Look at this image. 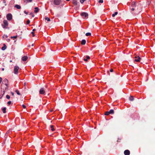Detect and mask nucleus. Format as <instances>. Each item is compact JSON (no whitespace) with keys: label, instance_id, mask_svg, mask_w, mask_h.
Wrapping results in <instances>:
<instances>
[{"label":"nucleus","instance_id":"1","mask_svg":"<svg viewBox=\"0 0 155 155\" xmlns=\"http://www.w3.org/2000/svg\"><path fill=\"white\" fill-rule=\"evenodd\" d=\"M51 2L52 5H58L61 3V1H51Z\"/></svg>","mask_w":155,"mask_h":155},{"label":"nucleus","instance_id":"2","mask_svg":"<svg viewBox=\"0 0 155 155\" xmlns=\"http://www.w3.org/2000/svg\"><path fill=\"white\" fill-rule=\"evenodd\" d=\"M19 69V67L18 66H15L14 67V73L15 74H17L18 73V71Z\"/></svg>","mask_w":155,"mask_h":155},{"label":"nucleus","instance_id":"3","mask_svg":"<svg viewBox=\"0 0 155 155\" xmlns=\"http://www.w3.org/2000/svg\"><path fill=\"white\" fill-rule=\"evenodd\" d=\"M81 15L84 18H87L88 17V14L86 12H83L81 14Z\"/></svg>","mask_w":155,"mask_h":155},{"label":"nucleus","instance_id":"4","mask_svg":"<svg viewBox=\"0 0 155 155\" xmlns=\"http://www.w3.org/2000/svg\"><path fill=\"white\" fill-rule=\"evenodd\" d=\"M6 18L8 20L10 21L12 19V15L10 13L8 14L7 15Z\"/></svg>","mask_w":155,"mask_h":155},{"label":"nucleus","instance_id":"5","mask_svg":"<svg viewBox=\"0 0 155 155\" xmlns=\"http://www.w3.org/2000/svg\"><path fill=\"white\" fill-rule=\"evenodd\" d=\"M8 80H7L6 79H5L3 81V84H4L6 86V87H5V89L8 88Z\"/></svg>","mask_w":155,"mask_h":155},{"label":"nucleus","instance_id":"6","mask_svg":"<svg viewBox=\"0 0 155 155\" xmlns=\"http://www.w3.org/2000/svg\"><path fill=\"white\" fill-rule=\"evenodd\" d=\"M39 93L41 94L45 95V91L44 88H41L39 91Z\"/></svg>","mask_w":155,"mask_h":155},{"label":"nucleus","instance_id":"7","mask_svg":"<svg viewBox=\"0 0 155 155\" xmlns=\"http://www.w3.org/2000/svg\"><path fill=\"white\" fill-rule=\"evenodd\" d=\"M72 3L75 6L78 7L79 6V3L77 2V1H72Z\"/></svg>","mask_w":155,"mask_h":155},{"label":"nucleus","instance_id":"8","mask_svg":"<svg viewBox=\"0 0 155 155\" xmlns=\"http://www.w3.org/2000/svg\"><path fill=\"white\" fill-rule=\"evenodd\" d=\"M138 4L137 2L134 1L131 3V6L133 7H136V6Z\"/></svg>","mask_w":155,"mask_h":155},{"label":"nucleus","instance_id":"9","mask_svg":"<svg viewBox=\"0 0 155 155\" xmlns=\"http://www.w3.org/2000/svg\"><path fill=\"white\" fill-rule=\"evenodd\" d=\"M135 61L136 62H139L141 59V58L139 56H136L135 57Z\"/></svg>","mask_w":155,"mask_h":155},{"label":"nucleus","instance_id":"10","mask_svg":"<svg viewBox=\"0 0 155 155\" xmlns=\"http://www.w3.org/2000/svg\"><path fill=\"white\" fill-rule=\"evenodd\" d=\"M124 153L125 155H129L130 154V151L129 150H127L124 151Z\"/></svg>","mask_w":155,"mask_h":155},{"label":"nucleus","instance_id":"11","mask_svg":"<svg viewBox=\"0 0 155 155\" xmlns=\"http://www.w3.org/2000/svg\"><path fill=\"white\" fill-rule=\"evenodd\" d=\"M3 23L4 24V25L3 26V28H5L6 27V26H7L8 25V21L6 20H4L3 21Z\"/></svg>","mask_w":155,"mask_h":155},{"label":"nucleus","instance_id":"12","mask_svg":"<svg viewBox=\"0 0 155 155\" xmlns=\"http://www.w3.org/2000/svg\"><path fill=\"white\" fill-rule=\"evenodd\" d=\"M28 57L26 56H24L22 58V60L23 61H25L27 60Z\"/></svg>","mask_w":155,"mask_h":155},{"label":"nucleus","instance_id":"13","mask_svg":"<svg viewBox=\"0 0 155 155\" xmlns=\"http://www.w3.org/2000/svg\"><path fill=\"white\" fill-rule=\"evenodd\" d=\"M131 13L133 14L134 13L133 12L134 10L135 11L137 10V9L136 8L132 7V8H131Z\"/></svg>","mask_w":155,"mask_h":155},{"label":"nucleus","instance_id":"14","mask_svg":"<svg viewBox=\"0 0 155 155\" xmlns=\"http://www.w3.org/2000/svg\"><path fill=\"white\" fill-rule=\"evenodd\" d=\"M35 10L34 12L35 13H37L39 11V9L38 7H35Z\"/></svg>","mask_w":155,"mask_h":155},{"label":"nucleus","instance_id":"15","mask_svg":"<svg viewBox=\"0 0 155 155\" xmlns=\"http://www.w3.org/2000/svg\"><path fill=\"white\" fill-rule=\"evenodd\" d=\"M15 7L16 8L18 9H20L21 8V7L20 6L18 5H16L15 6Z\"/></svg>","mask_w":155,"mask_h":155},{"label":"nucleus","instance_id":"16","mask_svg":"<svg viewBox=\"0 0 155 155\" xmlns=\"http://www.w3.org/2000/svg\"><path fill=\"white\" fill-rule=\"evenodd\" d=\"M86 43V41L85 40L83 39V40L81 42V44L82 45H84Z\"/></svg>","mask_w":155,"mask_h":155},{"label":"nucleus","instance_id":"17","mask_svg":"<svg viewBox=\"0 0 155 155\" xmlns=\"http://www.w3.org/2000/svg\"><path fill=\"white\" fill-rule=\"evenodd\" d=\"M6 46L4 44V46L2 47V50H4L6 49Z\"/></svg>","mask_w":155,"mask_h":155},{"label":"nucleus","instance_id":"18","mask_svg":"<svg viewBox=\"0 0 155 155\" xmlns=\"http://www.w3.org/2000/svg\"><path fill=\"white\" fill-rule=\"evenodd\" d=\"M109 112L110 114H113L114 113V111L113 110L111 109L109 110Z\"/></svg>","mask_w":155,"mask_h":155},{"label":"nucleus","instance_id":"19","mask_svg":"<svg viewBox=\"0 0 155 155\" xmlns=\"http://www.w3.org/2000/svg\"><path fill=\"white\" fill-rule=\"evenodd\" d=\"M6 108L5 107H4L2 109V110L3 111V112L4 113H6Z\"/></svg>","mask_w":155,"mask_h":155},{"label":"nucleus","instance_id":"20","mask_svg":"<svg viewBox=\"0 0 155 155\" xmlns=\"http://www.w3.org/2000/svg\"><path fill=\"white\" fill-rule=\"evenodd\" d=\"M134 99L133 97L132 96H130L129 97V100L130 101H133L134 100Z\"/></svg>","mask_w":155,"mask_h":155},{"label":"nucleus","instance_id":"21","mask_svg":"<svg viewBox=\"0 0 155 155\" xmlns=\"http://www.w3.org/2000/svg\"><path fill=\"white\" fill-rule=\"evenodd\" d=\"M50 127L51 128V130L52 131H54V126L52 125H51L50 126Z\"/></svg>","mask_w":155,"mask_h":155},{"label":"nucleus","instance_id":"22","mask_svg":"<svg viewBox=\"0 0 155 155\" xmlns=\"http://www.w3.org/2000/svg\"><path fill=\"white\" fill-rule=\"evenodd\" d=\"M45 19L46 20H47L48 21H51V20L50 19V18H48V17H45Z\"/></svg>","mask_w":155,"mask_h":155},{"label":"nucleus","instance_id":"23","mask_svg":"<svg viewBox=\"0 0 155 155\" xmlns=\"http://www.w3.org/2000/svg\"><path fill=\"white\" fill-rule=\"evenodd\" d=\"M15 92L18 95H21V94L19 92L18 90H16Z\"/></svg>","mask_w":155,"mask_h":155},{"label":"nucleus","instance_id":"24","mask_svg":"<svg viewBox=\"0 0 155 155\" xmlns=\"http://www.w3.org/2000/svg\"><path fill=\"white\" fill-rule=\"evenodd\" d=\"M118 14V12H115L114 14H113L112 15V16L113 17H114L116 15H117Z\"/></svg>","mask_w":155,"mask_h":155},{"label":"nucleus","instance_id":"25","mask_svg":"<svg viewBox=\"0 0 155 155\" xmlns=\"http://www.w3.org/2000/svg\"><path fill=\"white\" fill-rule=\"evenodd\" d=\"M91 35V33H89V32H88V33H87L85 35L86 36H90V35Z\"/></svg>","mask_w":155,"mask_h":155},{"label":"nucleus","instance_id":"26","mask_svg":"<svg viewBox=\"0 0 155 155\" xmlns=\"http://www.w3.org/2000/svg\"><path fill=\"white\" fill-rule=\"evenodd\" d=\"M110 114V113H109V111H107L106 112H105V115H109Z\"/></svg>","mask_w":155,"mask_h":155},{"label":"nucleus","instance_id":"27","mask_svg":"<svg viewBox=\"0 0 155 155\" xmlns=\"http://www.w3.org/2000/svg\"><path fill=\"white\" fill-rule=\"evenodd\" d=\"M17 37V36L16 35V36H11V38H16Z\"/></svg>","mask_w":155,"mask_h":155},{"label":"nucleus","instance_id":"28","mask_svg":"<svg viewBox=\"0 0 155 155\" xmlns=\"http://www.w3.org/2000/svg\"><path fill=\"white\" fill-rule=\"evenodd\" d=\"M103 2V1H98V3L99 4L102 3Z\"/></svg>","mask_w":155,"mask_h":155},{"label":"nucleus","instance_id":"29","mask_svg":"<svg viewBox=\"0 0 155 155\" xmlns=\"http://www.w3.org/2000/svg\"><path fill=\"white\" fill-rule=\"evenodd\" d=\"M6 97L7 99H9L10 98V96L9 95H7L6 96Z\"/></svg>","mask_w":155,"mask_h":155},{"label":"nucleus","instance_id":"30","mask_svg":"<svg viewBox=\"0 0 155 155\" xmlns=\"http://www.w3.org/2000/svg\"><path fill=\"white\" fill-rule=\"evenodd\" d=\"M5 92V91H3V95L2 96H1V95L0 96V99L2 98V97H3V95L4 94Z\"/></svg>","mask_w":155,"mask_h":155},{"label":"nucleus","instance_id":"31","mask_svg":"<svg viewBox=\"0 0 155 155\" xmlns=\"http://www.w3.org/2000/svg\"><path fill=\"white\" fill-rule=\"evenodd\" d=\"M30 15H32V17H34L35 16V15H34V14L33 13H31L30 14Z\"/></svg>","mask_w":155,"mask_h":155},{"label":"nucleus","instance_id":"32","mask_svg":"<svg viewBox=\"0 0 155 155\" xmlns=\"http://www.w3.org/2000/svg\"><path fill=\"white\" fill-rule=\"evenodd\" d=\"M31 33L32 34L33 37H34L35 36V33L34 32H32Z\"/></svg>","mask_w":155,"mask_h":155},{"label":"nucleus","instance_id":"33","mask_svg":"<svg viewBox=\"0 0 155 155\" xmlns=\"http://www.w3.org/2000/svg\"><path fill=\"white\" fill-rule=\"evenodd\" d=\"M30 23V21H29V20H28L27 21V24H29V23Z\"/></svg>","mask_w":155,"mask_h":155},{"label":"nucleus","instance_id":"34","mask_svg":"<svg viewBox=\"0 0 155 155\" xmlns=\"http://www.w3.org/2000/svg\"><path fill=\"white\" fill-rule=\"evenodd\" d=\"M22 106L24 108H26V106L24 104H23L22 105Z\"/></svg>","mask_w":155,"mask_h":155},{"label":"nucleus","instance_id":"35","mask_svg":"<svg viewBox=\"0 0 155 155\" xmlns=\"http://www.w3.org/2000/svg\"><path fill=\"white\" fill-rule=\"evenodd\" d=\"M2 80V78L1 77H0V84H1Z\"/></svg>","mask_w":155,"mask_h":155},{"label":"nucleus","instance_id":"36","mask_svg":"<svg viewBox=\"0 0 155 155\" xmlns=\"http://www.w3.org/2000/svg\"><path fill=\"white\" fill-rule=\"evenodd\" d=\"M11 103V101H9L7 103V104L9 105Z\"/></svg>","mask_w":155,"mask_h":155},{"label":"nucleus","instance_id":"37","mask_svg":"<svg viewBox=\"0 0 155 155\" xmlns=\"http://www.w3.org/2000/svg\"><path fill=\"white\" fill-rule=\"evenodd\" d=\"M10 130H8L6 132V134H9L10 133Z\"/></svg>","mask_w":155,"mask_h":155},{"label":"nucleus","instance_id":"38","mask_svg":"<svg viewBox=\"0 0 155 155\" xmlns=\"http://www.w3.org/2000/svg\"><path fill=\"white\" fill-rule=\"evenodd\" d=\"M80 1V2L82 4L84 2V1Z\"/></svg>","mask_w":155,"mask_h":155},{"label":"nucleus","instance_id":"39","mask_svg":"<svg viewBox=\"0 0 155 155\" xmlns=\"http://www.w3.org/2000/svg\"><path fill=\"white\" fill-rule=\"evenodd\" d=\"M6 40H7V42H9L10 41V39H7Z\"/></svg>","mask_w":155,"mask_h":155},{"label":"nucleus","instance_id":"40","mask_svg":"<svg viewBox=\"0 0 155 155\" xmlns=\"http://www.w3.org/2000/svg\"><path fill=\"white\" fill-rule=\"evenodd\" d=\"M5 3H6V2H5V1H3V3L5 4V5H6V4H5Z\"/></svg>","mask_w":155,"mask_h":155},{"label":"nucleus","instance_id":"41","mask_svg":"<svg viewBox=\"0 0 155 155\" xmlns=\"http://www.w3.org/2000/svg\"><path fill=\"white\" fill-rule=\"evenodd\" d=\"M86 57L87 58V59H89L90 58V57L88 56H87Z\"/></svg>","mask_w":155,"mask_h":155},{"label":"nucleus","instance_id":"42","mask_svg":"<svg viewBox=\"0 0 155 155\" xmlns=\"http://www.w3.org/2000/svg\"><path fill=\"white\" fill-rule=\"evenodd\" d=\"M24 13L26 15L28 14V12H27L25 11H24Z\"/></svg>","mask_w":155,"mask_h":155},{"label":"nucleus","instance_id":"43","mask_svg":"<svg viewBox=\"0 0 155 155\" xmlns=\"http://www.w3.org/2000/svg\"><path fill=\"white\" fill-rule=\"evenodd\" d=\"M110 71L111 72H112L113 71V69L112 68H111L110 69Z\"/></svg>","mask_w":155,"mask_h":155},{"label":"nucleus","instance_id":"44","mask_svg":"<svg viewBox=\"0 0 155 155\" xmlns=\"http://www.w3.org/2000/svg\"><path fill=\"white\" fill-rule=\"evenodd\" d=\"M121 140V139H118V140H117V142H120V140Z\"/></svg>","mask_w":155,"mask_h":155},{"label":"nucleus","instance_id":"45","mask_svg":"<svg viewBox=\"0 0 155 155\" xmlns=\"http://www.w3.org/2000/svg\"><path fill=\"white\" fill-rule=\"evenodd\" d=\"M84 60L85 61H87V59L84 58Z\"/></svg>","mask_w":155,"mask_h":155},{"label":"nucleus","instance_id":"46","mask_svg":"<svg viewBox=\"0 0 155 155\" xmlns=\"http://www.w3.org/2000/svg\"><path fill=\"white\" fill-rule=\"evenodd\" d=\"M11 94H12V96H14V93H13V92H11Z\"/></svg>","mask_w":155,"mask_h":155},{"label":"nucleus","instance_id":"47","mask_svg":"<svg viewBox=\"0 0 155 155\" xmlns=\"http://www.w3.org/2000/svg\"><path fill=\"white\" fill-rule=\"evenodd\" d=\"M4 36H5V37H6V38H8V36L7 35H4Z\"/></svg>","mask_w":155,"mask_h":155},{"label":"nucleus","instance_id":"48","mask_svg":"<svg viewBox=\"0 0 155 155\" xmlns=\"http://www.w3.org/2000/svg\"><path fill=\"white\" fill-rule=\"evenodd\" d=\"M35 31V29H33V32H34V31Z\"/></svg>","mask_w":155,"mask_h":155},{"label":"nucleus","instance_id":"49","mask_svg":"<svg viewBox=\"0 0 155 155\" xmlns=\"http://www.w3.org/2000/svg\"><path fill=\"white\" fill-rule=\"evenodd\" d=\"M2 70L3 71H4V68H2Z\"/></svg>","mask_w":155,"mask_h":155},{"label":"nucleus","instance_id":"50","mask_svg":"<svg viewBox=\"0 0 155 155\" xmlns=\"http://www.w3.org/2000/svg\"><path fill=\"white\" fill-rule=\"evenodd\" d=\"M28 2H31L32 1H28Z\"/></svg>","mask_w":155,"mask_h":155},{"label":"nucleus","instance_id":"51","mask_svg":"<svg viewBox=\"0 0 155 155\" xmlns=\"http://www.w3.org/2000/svg\"><path fill=\"white\" fill-rule=\"evenodd\" d=\"M34 45V44H32V45H31V46H33Z\"/></svg>","mask_w":155,"mask_h":155},{"label":"nucleus","instance_id":"52","mask_svg":"<svg viewBox=\"0 0 155 155\" xmlns=\"http://www.w3.org/2000/svg\"><path fill=\"white\" fill-rule=\"evenodd\" d=\"M3 86V84H2V87ZM1 89H2V87L1 88Z\"/></svg>","mask_w":155,"mask_h":155},{"label":"nucleus","instance_id":"53","mask_svg":"<svg viewBox=\"0 0 155 155\" xmlns=\"http://www.w3.org/2000/svg\"><path fill=\"white\" fill-rule=\"evenodd\" d=\"M52 110H50V112H52Z\"/></svg>","mask_w":155,"mask_h":155},{"label":"nucleus","instance_id":"54","mask_svg":"<svg viewBox=\"0 0 155 155\" xmlns=\"http://www.w3.org/2000/svg\"><path fill=\"white\" fill-rule=\"evenodd\" d=\"M12 60H11V61H10V62H12Z\"/></svg>","mask_w":155,"mask_h":155},{"label":"nucleus","instance_id":"55","mask_svg":"<svg viewBox=\"0 0 155 155\" xmlns=\"http://www.w3.org/2000/svg\"><path fill=\"white\" fill-rule=\"evenodd\" d=\"M2 37H3V38H4V36H3Z\"/></svg>","mask_w":155,"mask_h":155},{"label":"nucleus","instance_id":"56","mask_svg":"<svg viewBox=\"0 0 155 155\" xmlns=\"http://www.w3.org/2000/svg\"><path fill=\"white\" fill-rule=\"evenodd\" d=\"M1 15H0V17H1Z\"/></svg>","mask_w":155,"mask_h":155}]
</instances>
